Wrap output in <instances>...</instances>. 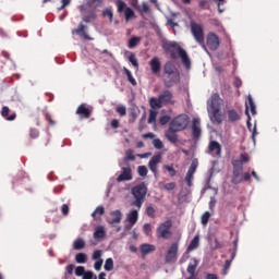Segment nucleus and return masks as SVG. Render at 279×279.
I'll return each instance as SVG.
<instances>
[{"label":"nucleus","instance_id":"15","mask_svg":"<svg viewBox=\"0 0 279 279\" xmlns=\"http://www.w3.org/2000/svg\"><path fill=\"white\" fill-rule=\"evenodd\" d=\"M223 104V99L219 94H213L209 100V108L210 110H221V105Z\"/></svg>","mask_w":279,"mask_h":279},{"label":"nucleus","instance_id":"34","mask_svg":"<svg viewBox=\"0 0 279 279\" xmlns=\"http://www.w3.org/2000/svg\"><path fill=\"white\" fill-rule=\"evenodd\" d=\"M134 10H137V12H142L144 14H147L149 12V4L147 2H143L142 7L138 5V0H137V7H133Z\"/></svg>","mask_w":279,"mask_h":279},{"label":"nucleus","instance_id":"20","mask_svg":"<svg viewBox=\"0 0 279 279\" xmlns=\"http://www.w3.org/2000/svg\"><path fill=\"white\" fill-rule=\"evenodd\" d=\"M178 130L173 129L172 126H169L168 130L165 133V136L169 143H178Z\"/></svg>","mask_w":279,"mask_h":279},{"label":"nucleus","instance_id":"42","mask_svg":"<svg viewBox=\"0 0 279 279\" xmlns=\"http://www.w3.org/2000/svg\"><path fill=\"white\" fill-rule=\"evenodd\" d=\"M163 169L169 172L170 178H175V175L178 174V171H175V168H173V166L165 165Z\"/></svg>","mask_w":279,"mask_h":279},{"label":"nucleus","instance_id":"46","mask_svg":"<svg viewBox=\"0 0 279 279\" xmlns=\"http://www.w3.org/2000/svg\"><path fill=\"white\" fill-rule=\"evenodd\" d=\"M104 3V0H87L88 8H99Z\"/></svg>","mask_w":279,"mask_h":279},{"label":"nucleus","instance_id":"58","mask_svg":"<svg viewBox=\"0 0 279 279\" xmlns=\"http://www.w3.org/2000/svg\"><path fill=\"white\" fill-rule=\"evenodd\" d=\"M86 274V269L83 266H77L75 268V276H84Z\"/></svg>","mask_w":279,"mask_h":279},{"label":"nucleus","instance_id":"62","mask_svg":"<svg viewBox=\"0 0 279 279\" xmlns=\"http://www.w3.org/2000/svg\"><path fill=\"white\" fill-rule=\"evenodd\" d=\"M240 162H242V165H245L246 162H250V157L245 154H241L240 155Z\"/></svg>","mask_w":279,"mask_h":279},{"label":"nucleus","instance_id":"41","mask_svg":"<svg viewBox=\"0 0 279 279\" xmlns=\"http://www.w3.org/2000/svg\"><path fill=\"white\" fill-rule=\"evenodd\" d=\"M116 112L120 116V117H125L128 114V109L125 108V106L123 105H119L116 108Z\"/></svg>","mask_w":279,"mask_h":279},{"label":"nucleus","instance_id":"16","mask_svg":"<svg viewBox=\"0 0 279 279\" xmlns=\"http://www.w3.org/2000/svg\"><path fill=\"white\" fill-rule=\"evenodd\" d=\"M195 171H197V162L193 161L185 175V182L187 186H193Z\"/></svg>","mask_w":279,"mask_h":279},{"label":"nucleus","instance_id":"37","mask_svg":"<svg viewBox=\"0 0 279 279\" xmlns=\"http://www.w3.org/2000/svg\"><path fill=\"white\" fill-rule=\"evenodd\" d=\"M123 160H124L125 163L130 162V160L131 161L136 160V156H134V150L133 149H128L125 151V157H124Z\"/></svg>","mask_w":279,"mask_h":279},{"label":"nucleus","instance_id":"50","mask_svg":"<svg viewBox=\"0 0 279 279\" xmlns=\"http://www.w3.org/2000/svg\"><path fill=\"white\" fill-rule=\"evenodd\" d=\"M156 117H158V111L150 110L148 117V123H156Z\"/></svg>","mask_w":279,"mask_h":279},{"label":"nucleus","instance_id":"27","mask_svg":"<svg viewBox=\"0 0 279 279\" xmlns=\"http://www.w3.org/2000/svg\"><path fill=\"white\" fill-rule=\"evenodd\" d=\"M197 247H199V235H195L193 238L185 251V254H191V252H193V250H197Z\"/></svg>","mask_w":279,"mask_h":279},{"label":"nucleus","instance_id":"63","mask_svg":"<svg viewBox=\"0 0 279 279\" xmlns=\"http://www.w3.org/2000/svg\"><path fill=\"white\" fill-rule=\"evenodd\" d=\"M163 189L166 191H173V189H175V183H173V182L167 183V184H165Z\"/></svg>","mask_w":279,"mask_h":279},{"label":"nucleus","instance_id":"8","mask_svg":"<svg viewBox=\"0 0 279 279\" xmlns=\"http://www.w3.org/2000/svg\"><path fill=\"white\" fill-rule=\"evenodd\" d=\"M116 5L119 14H122V12H124L125 21H130V19H134L135 16L134 10H132V8H129L123 0H116Z\"/></svg>","mask_w":279,"mask_h":279},{"label":"nucleus","instance_id":"51","mask_svg":"<svg viewBox=\"0 0 279 279\" xmlns=\"http://www.w3.org/2000/svg\"><path fill=\"white\" fill-rule=\"evenodd\" d=\"M137 173H138V175H141L142 178H145V175H147V167H145V166H138V168H137Z\"/></svg>","mask_w":279,"mask_h":279},{"label":"nucleus","instance_id":"1","mask_svg":"<svg viewBox=\"0 0 279 279\" xmlns=\"http://www.w3.org/2000/svg\"><path fill=\"white\" fill-rule=\"evenodd\" d=\"M159 77L166 88H173L175 84H180V70L172 61H167Z\"/></svg>","mask_w":279,"mask_h":279},{"label":"nucleus","instance_id":"44","mask_svg":"<svg viewBox=\"0 0 279 279\" xmlns=\"http://www.w3.org/2000/svg\"><path fill=\"white\" fill-rule=\"evenodd\" d=\"M141 111L136 110V109H130V117H131V120H130V123H134L136 121V119H138V113Z\"/></svg>","mask_w":279,"mask_h":279},{"label":"nucleus","instance_id":"25","mask_svg":"<svg viewBox=\"0 0 279 279\" xmlns=\"http://www.w3.org/2000/svg\"><path fill=\"white\" fill-rule=\"evenodd\" d=\"M94 239L96 241H101V240L106 239V228L104 226H98L95 228Z\"/></svg>","mask_w":279,"mask_h":279},{"label":"nucleus","instance_id":"29","mask_svg":"<svg viewBox=\"0 0 279 279\" xmlns=\"http://www.w3.org/2000/svg\"><path fill=\"white\" fill-rule=\"evenodd\" d=\"M73 34H77L78 36H83L85 40H90V37H88V34H86V25L78 24V27L73 32Z\"/></svg>","mask_w":279,"mask_h":279},{"label":"nucleus","instance_id":"14","mask_svg":"<svg viewBox=\"0 0 279 279\" xmlns=\"http://www.w3.org/2000/svg\"><path fill=\"white\" fill-rule=\"evenodd\" d=\"M77 117L82 120V119H90V117H93V110H90V108H88V105L86 104H81L77 109L76 112Z\"/></svg>","mask_w":279,"mask_h":279},{"label":"nucleus","instance_id":"31","mask_svg":"<svg viewBox=\"0 0 279 279\" xmlns=\"http://www.w3.org/2000/svg\"><path fill=\"white\" fill-rule=\"evenodd\" d=\"M123 73L124 75H126L128 82L132 85V86H136V78H134V75H132V71H130L128 68H123Z\"/></svg>","mask_w":279,"mask_h":279},{"label":"nucleus","instance_id":"6","mask_svg":"<svg viewBox=\"0 0 279 279\" xmlns=\"http://www.w3.org/2000/svg\"><path fill=\"white\" fill-rule=\"evenodd\" d=\"M169 126L173 130H177L178 132H183V130H186V128H189V116L179 114L171 120Z\"/></svg>","mask_w":279,"mask_h":279},{"label":"nucleus","instance_id":"54","mask_svg":"<svg viewBox=\"0 0 279 279\" xmlns=\"http://www.w3.org/2000/svg\"><path fill=\"white\" fill-rule=\"evenodd\" d=\"M143 230H144V234H146V236L151 235V225L150 223H145L143 227Z\"/></svg>","mask_w":279,"mask_h":279},{"label":"nucleus","instance_id":"12","mask_svg":"<svg viewBox=\"0 0 279 279\" xmlns=\"http://www.w3.org/2000/svg\"><path fill=\"white\" fill-rule=\"evenodd\" d=\"M162 162V154L158 153L154 155L148 162V169L154 173V175H158V165Z\"/></svg>","mask_w":279,"mask_h":279},{"label":"nucleus","instance_id":"61","mask_svg":"<svg viewBox=\"0 0 279 279\" xmlns=\"http://www.w3.org/2000/svg\"><path fill=\"white\" fill-rule=\"evenodd\" d=\"M217 205V198H215V196H211L210 197V201H209V210H215V206Z\"/></svg>","mask_w":279,"mask_h":279},{"label":"nucleus","instance_id":"38","mask_svg":"<svg viewBox=\"0 0 279 279\" xmlns=\"http://www.w3.org/2000/svg\"><path fill=\"white\" fill-rule=\"evenodd\" d=\"M75 260L78 264H84L88 260V256L85 253H78L75 255Z\"/></svg>","mask_w":279,"mask_h":279},{"label":"nucleus","instance_id":"10","mask_svg":"<svg viewBox=\"0 0 279 279\" xmlns=\"http://www.w3.org/2000/svg\"><path fill=\"white\" fill-rule=\"evenodd\" d=\"M179 250H180V244H178V242H173L166 253L165 262L166 263H175V260H178Z\"/></svg>","mask_w":279,"mask_h":279},{"label":"nucleus","instance_id":"53","mask_svg":"<svg viewBox=\"0 0 279 279\" xmlns=\"http://www.w3.org/2000/svg\"><path fill=\"white\" fill-rule=\"evenodd\" d=\"M153 145L155 149H162V147H165V144H162V141H160L159 138L154 140Z\"/></svg>","mask_w":279,"mask_h":279},{"label":"nucleus","instance_id":"2","mask_svg":"<svg viewBox=\"0 0 279 279\" xmlns=\"http://www.w3.org/2000/svg\"><path fill=\"white\" fill-rule=\"evenodd\" d=\"M162 49L166 53L170 54L171 60H178L179 56L185 69H191V59L189 58V53H186V50H184L178 41H165L162 44Z\"/></svg>","mask_w":279,"mask_h":279},{"label":"nucleus","instance_id":"26","mask_svg":"<svg viewBox=\"0 0 279 279\" xmlns=\"http://www.w3.org/2000/svg\"><path fill=\"white\" fill-rule=\"evenodd\" d=\"M1 117L7 121H14V119H16V112L10 114V107H2Z\"/></svg>","mask_w":279,"mask_h":279},{"label":"nucleus","instance_id":"18","mask_svg":"<svg viewBox=\"0 0 279 279\" xmlns=\"http://www.w3.org/2000/svg\"><path fill=\"white\" fill-rule=\"evenodd\" d=\"M192 136L195 140L202 136V126H201L199 118H194L192 120Z\"/></svg>","mask_w":279,"mask_h":279},{"label":"nucleus","instance_id":"11","mask_svg":"<svg viewBox=\"0 0 279 279\" xmlns=\"http://www.w3.org/2000/svg\"><path fill=\"white\" fill-rule=\"evenodd\" d=\"M150 71L153 75H156V77H160V71H162V62L160 61V58L154 57L149 62Z\"/></svg>","mask_w":279,"mask_h":279},{"label":"nucleus","instance_id":"49","mask_svg":"<svg viewBox=\"0 0 279 279\" xmlns=\"http://www.w3.org/2000/svg\"><path fill=\"white\" fill-rule=\"evenodd\" d=\"M97 19V14L92 12L83 17L84 23H90V21H95Z\"/></svg>","mask_w":279,"mask_h":279},{"label":"nucleus","instance_id":"36","mask_svg":"<svg viewBox=\"0 0 279 279\" xmlns=\"http://www.w3.org/2000/svg\"><path fill=\"white\" fill-rule=\"evenodd\" d=\"M194 263L193 264H189L187 266V274H190V276H195V269H197V266L199 265V262L197 259H193Z\"/></svg>","mask_w":279,"mask_h":279},{"label":"nucleus","instance_id":"24","mask_svg":"<svg viewBox=\"0 0 279 279\" xmlns=\"http://www.w3.org/2000/svg\"><path fill=\"white\" fill-rule=\"evenodd\" d=\"M209 151L213 154L216 151V156L218 158L221 157V144L217 141H210L208 146Z\"/></svg>","mask_w":279,"mask_h":279},{"label":"nucleus","instance_id":"43","mask_svg":"<svg viewBox=\"0 0 279 279\" xmlns=\"http://www.w3.org/2000/svg\"><path fill=\"white\" fill-rule=\"evenodd\" d=\"M210 217H211V215L209 214V211H205L202 215L201 221H202L203 226H208V221H210Z\"/></svg>","mask_w":279,"mask_h":279},{"label":"nucleus","instance_id":"4","mask_svg":"<svg viewBox=\"0 0 279 279\" xmlns=\"http://www.w3.org/2000/svg\"><path fill=\"white\" fill-rule=\"evenodd\" d=\"M173 227V223L171 220H166L165 222L160 223L157 227L156 236L157 239H165L169 240L172 236L171 228Z\"/></svg>","mask_w":279,"mask_h":279},{"label":"nucleus","instance_id":"60","mask_svg":"<svg viewBox=\"0 0 279 279\" xmlns=\"http://www.w3.org/2000/svg\"><path fill=\"white\" fill-rule=\"evenodd\" d=\"M93 260H99L101 259V250H96L94 251L92 255Z\"/></svg>","mask_w":279,"mask_h":279},{"label":"nucleus","instance_id":"28","mask_svg":"<svg viewBox=\"0 0 279 279\" xmlns=\"http://www.w3.org/2000/svg\"><path fill=\"white\" fill-rule=\"evenodd\" d=\"M142 256H147V254H151V252H156V246L154 244H142L141 247Z\"/></svg>","mask_w":279,"mask_h":279},{"label":"nucleus","instance_id":"56","mask_svg":"<svg viewBox=\"0 0 279 279\" xmlns=\"http://www.w3.org/2000/svg\"><path fill=\"white\" fill-rule=\"evenodd\" d=\"M198 5L202 10H209L210 5L207 0H199Z\"/></svg>","mask_w":279,"mask_h":279},{"label":"nucleus","instance_id":"33","mask_svg":"<svg viewBox=\"0 0 279 279\" xmlns=\"http://www.w3.org/2000/svg\"><path fill=\"white\" fill-rule=\"evenodd\" d=\"M74 250H84L86 247V242L82 238H77L73 243Z\"/></svg>","mask_w":279,"mask_h":279},{"label":"nucleus","instance_id":"23","mask_svg":"<svg viewBox=\"0 0 279 279\" xmlns=\"http://www.w3.org/2000/svg\"><path fill=\"white\" fill-rule=\"evenodd\" d=\"M228 122L229 123H236V121H241V113L235 109H229L227 111Z\"/></svg>","mask_w":279,"mask_h":279},{"label":"nucleus","instance_id":"64","mask_svg":"<svg viewBox=\"0 0 279 279\" xmlns=\"http://www.w3.org/2000/svg\"><path fill=\"white\" fill-rule=\"evenodd\" d=\"M95 278V275L93 274V271H87L83 275V279H93Z\"/></svg>","mask_w":279,"mask_h":279},{"label":"nucleus","instance_id":"5","mask_svg":"<svg viewBox=\"0 0 279 279\" xmlns=\"http://www.w3.org/2000/svg\"><path fill=\"white\" fill-rule=\"evenodd\" d=\"M190 27L192 36L194 37L196 43L206 50V44L204 43V28L202 27V25L195 22H191Z\"/></svg>","mask_w":279,"mask_h":279},{"label":"nucleus","instance_id":"19","mask_svg":"<svg viewBox=\"0 0 279 279\" xmlns=\"http://www.w3.org/2000/svg\"><path fill=\"white\" fill-rule=\"evenodd\" d=\"M132 178V168L122 167V173L117 178V182H130Z\"/></svg>","mask_w":279,"mask_h":279},{"label":"nucleus","instance_id":"22","mask_svg":"<svg viewBox=\"0 0 279 279\" xmlns=\"http://www.w3.org/2000/svg\"><path fill=\"white\" fill-rule=\"evenodd\" d=\"M111 219H108V223L110 226H114V223H121V219H123V214H121V210L117 209L110 213Z\"/></svg>","mask_w":279,"mask_h":279},{"label":"nucleus","instance_id":"47","mask_svg":"<svg viewBox=\"0 0 279 279\" xmlns=\"http://www.w3.org/2000/svg\"><path fill=\"white\" fill-rule=\"evenodd\" d=\"M102 16H105V17L107 16L109 19L110 23H112L114 13L112 12V9L108 8L102 11Z\"/></svg>","mask_w":279,"mask_h":279},{"label":"nucleus","instance_id":"32","mask_svg":"<svg viewBox=\"0 0 279 279\" xmlns=\"http://www.w3.org/2000/svg\"><path fill=\"white\" fill-rule=\"evenodd\" d=\"M129 223L131 226H134L138 221V211L136 209H133L129 215H128Z\"/></svg>","mask_w":279,"mask_h":279},{"label":"nucleus","instance_id":"45","mask_svg":"<svg viewBox=\"0 0 279 279\" xmlns=\"http://www.w3.org/2000/svg\"><path fill=\"white\" fill-rule=\"evenodd\" d=\"M146 215L147 217H150V219L156 218V208H154V206H147L146 207Z\"/></svg>","mask_w":279,"mask_h":279},{"label":"nucleus","instance_id":"52","mask_svg":"<svg viewBox=\"0 0 279 279\" xmlns=\"http://www.w3.org/2000/svg\"><path fill=\"white\" fill-rule=\"evenodd\" d=\"M231 163L233 169H243V163L241 159H233Z\"/></svg>","mask_w":279,"mask_h":279},{"label":"nucleus","instance_id":"39","mask_svg":"<svg viewBox=\"0 0 279 279\" xmlns=\"http://www.w3.org/2000/svg\"><path fill=\"white\" fill-rule=\"evenodd\" d=\"M104 267L106 271H112L114 269V260H112V258H107Z\"/></svg>","mask_w":279,"mask_h":279},{"label":"nucleus","instance_id":"7","mask_svg":"<svg viewBox=\"0 0 279 279\" xmlns=\"http://www.w3.org/2000/svg\"><path fill=\"white\" fill-rule=\"evenodd\" d=\"M251 114H256V105L254 104V99L252 98V96L247 97V101L245 102V114L247 117V121H246V125L248 128V130H251L252 128V116Z\"/></svg>","mask_w":279,"mask_h":279},{"label":"nucleus","instance_id":"40","mask_svg":"<svg viewBox=\"0 0 279 279\" xmlns=\"http://www.w3.org/2000/svg\"><path fill=\"white\" fill-rule=\"evenodd\" d=\"M140 43H141L140 37H131L128 46L130 49H134V47H136V45H138Z\"/></svg>","mask_w":279,"mask_h":279},{"label":"nucleus","instance_id":"59","mask_svg":"<svg viewBox=\"0 0 279 279\" xmlns=\"http://www.w3.org/2000/svg\"><path fill=\"white\" fill-rule=\"evenodd\" d=\"M29 136L31 138H38V136H40V132H38V129H31Z\"/></svg>","mask_w":279,"mask_h":279},{"label":"nucleus","instance_id":"57","mask_svg":"<svg viewBox=\"0 0 279 279\" xmlns=\"http://www.w3.org/2000/svg\"><path fill=\"white\" fill-rule=\"evenodd\" d=\"M102 265H104V259H97L94 264V269H96V271H101Z\"/></svg>","mask_w":279,"mask_h":279},{"label":"nucleus","instance_id":"17","mask_svg":"<svg viewBox=\"0 0 279 279\" xmlns=\"http://www.w3.org/2000/svg\"><path fill=\"white\" fill-rule=\"evenodd\" d=\"M221 109L209 110V119L213 123L221 125L223 123V114L220 113Z\"/></svg>","mask_w":279,"mask_h":279},{"label":"nucleus","instance_id":"9","mask_svg":"<svg viewBox=\"0 0 279 279\" xmlns=\"http://www.w3.org/2000/svg\"><path fill=\"white\" fill-rule=\"evenodd\" d=\"M206 45L210 51H217L221 45V39H219L217 34L210 32L206 37Z\"/></svg>","mask_w":279,"mask_h":279},{"label":"nucleus","instance_id":"55","mask_svg":"<svg viewBox=\"0 0 279 279\" xmlns=\"http://www.w3.org/2000/svg\"><path fill=\"white\" fill-rule=\"evenodd\" d=\"M170 121H171V117L169 116H162L159 119L160 125H167V123H169Z\"/></svg>","mask_w":279,"mask_h":279},{"label":"nucleus","instance_id":"3","mask_svg":"<svg viewBox=\"0 0 279 279\" xmlns=\"http://www.w3.org/2000/svg\"><path fill=\"white\" fill-rule=\"evenodd\" d=\"M131 193L135 199L132 202V206H135L136 208H142L145 202V197L147 195V185L145 184V182L135 185L132 189Z\"/></svg>","mask_w":279,"mask_h":279},{"label":"nucleus","instance_id":"21","mask_svg":"<svg viewBox=\"0 0 279 279\" xmlns=\"http://www.w3.org/2000/svg\"><path fill=\"white\" fill-rule=\"evenodd\" d=\"M243 168H233L232 184H241L243 182Z\"/></svg>","mask_w":279,"mask_h":279},{"label":"nucleus","instance_id":"13","mask_svg":"<svg viewBox=\"0 0 279 279\" xmlns=\"http://www.w3.org/2000/svg\"><path fill=\"white\" fill-rule=\"evenodd\" d=\"M159 99L162 106H174L175 99H173V93L171 90L166 89L161 94H159Z\"/></svg>","mask_w":279,"mask_h":279},{"label":"nucleus","instance_id":"35","mask_svg":"<svg viewBox=\"0 0 279 279\" xmlns=\"http://www.w3.org/2000/svg\"><path fill=\"white\" fill-rule=\"evenodd\" d=\"M104 213H106V209L104 208V206H98L94 213L92 214V217L94 219H100V217L104 215Z\"/></svg>","mask_w":279,"mask_h":279},{"label":"nucleus","instance_id":"30","mask_svg":"<svg viewBox=\"0 0 279 279\" xmlns=\"http://www.w3.org/2000/svg\"><path fill=\"white\" fill-rule=\"evenodd\" d=\"M149 106H150V108H153V110H158V109L162 108V102L160 100V96H158V98L151 97L149 99Z\"/></svg>","mask_w":279,"mask_h":279},{"label":"nucleus","instance_id":"48","mask_svg":"<svg viewBox=\"0 0 279 279\" xmlns=\"http://www.w3.org/2000/svg\"><path fill=\"white\" fill-rule=\"evenodd\" d=\"M129 62H131V64L135 68L138 69V59H136V54L131 53L129 56Z\"/></svg>","mask_w":279,"mask_h":279}]
</instances>
